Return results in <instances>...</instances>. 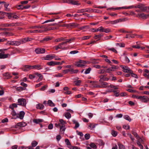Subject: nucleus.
Instances as JSON below:
<instances>
[{
    "instance_id": "f257e3e1",
    "label": "nucleus",
    "mask_w": 149,
    "mask_h": 149,
    "mask_svg": "<svg viewBox=\"0 0 149 149\" xmlns=\"http://www.w3.org/2000/svg\"><path fill=\"white\" fill-rule=\"evenodd\" d=\"M139 8L141 11L149 12V6H146L144 4H140L135 6V8Z\"/></svg>"
},
{
    "instance_id": "f03ea898",
    "label": "nucleus",
    "mask_w": 149,
    "mask_h": 149,
    "mask_svg": "<svg viewBox=\"0 0 149 149\" xmlns=\"http://www.w3.org/2000/svg\"><path fill=\"white\" fill-rule=\"evenodd\" d=\"M78 24L75 23H72L68 24H64L63 25H60V26L66 27L68 28H72L77 27Z\"/></svg>"
},
{
    "instance_id": "7ed1b4c3",
    "label": "nucleus",
    "mask_w": 149,
    "mask_h": 149,
    "mask_svg": "<svg viewBox=\"0 0 149 149\" xmlns=\"http://www.w3.org/2000/svg\"><path fill=\"white\" fill-rule=\"evenodd\" d=\"M86 63H87L86 61L80 60L76 62L74 65L78 67H82L85 66Z\"/></svg>"
},
{
    "instance_id": "20e7f679",
    "label": "nucleus",
    "mask_w": 149,
    "mask_h": 149,
    "mask_svg": "<svg viewBox=\"0 0 149 149\" xmlns=\"http://www.w3.org/2000/svg\"><path fill=\"white\" fill-rule=\"evenodd\" d=\"M65 44H66V42H64L59 43L58 45L54 46V48L56 50H57L58 49H61L63 50L66 49H67V47L63 46V45Z\"/></svg>"
},
{
    "instance_id": "39448f33",
    "label": "nucleus",
    "mask_w": 149,
    "mask_h": 149,
    "mask_svg": "<svg viewBox=\"0 0 149 149\" xmlns=\"http://www.w3.org/2000/svg\"><path fill=\"white\" fill-rule=\"evenodd\" d=\"M18 105L25 107L26 105V100L23 98H19L18 100Z\"/></svg>"
},
{
    "instance_id": "423d86ee",
    "label": "nucleus",
    "mask_w": 149,
    "mask_h": 149,
    "mask_svg": "<svg viewBox=\"0 0 149 149\" xmlns=\"http://www.w3.org/2000/svg\"><path fill=\"white\" fill-rule=\"evenodd\" d=\"M94 11V10L93 9L91 8H87L79 10L77 11V13H83L85 12L90 13L91 12Z\"/></svg>"
},
{
    "instance_id": "0eeeda50",
    "label": "nucleus",
    "mask_w": 149,
    "mask_h": 149,
    "mask_svg": "<svg viewBox=\"0 0 149 149\" xmlns=\"http://www.w3.org/2000/svg\"><path fill=\"white\" fill-rule=\"evenodd\" d=\"M120 66L122 69L123 71L124 72L130 73L132 72V70L127 66L121 65Z\"/></svg>"
},
{
    "instance_id": "6e6552de",
    "label": "nucleus",
    "mask_w": 149,
    "mask_h": 149,
    "mask_svg": "<svg viewBox=\"0 0 149 149\" xmlns=\"http://www.w3.org/2000/svg\"><path fill=\"white\" fill-rule=\"evenodd\" d=\"M32 67V65H23L21 69L24 71L27 72L33 69Z\"/></svg>"
},
{
    "instance_id": "1a4fd4ad",
    "label": "nucleus",
    "mask_w": 149,
    "mask_h": 149,
    "mask_svg": "<svg viewBox=\"0 0 149 149\" xmlns=\"http://www.w3.org/2000/svg\"><path fill=\"white\" fill-rule=\"evenodd\" d=\"M135 8V6H129L128 7H127L126 6H124L122 7H118L115 8H109L107 9V10H111V9H115V10H119L121 9H129L131 8Z\"/></svg>"
},
{
    "instance_id": "9d476101",
    "label": "nucleus",
    "mask_w": 149,
    "mask_h": 149,
    "mask_svg": "<svg viewBox=\"0 0 149 149\" xmlns=\"http://www.w3.org/2000/svg\"><path fill=\"white\" fill-rule=\"evenodd\" d=\"M53 38V37L47 36L44 38L42 40H40V42L41 43H45L48 41L52 40Z\"/></svg>"
},
{
    "instance_id": "9b49d317",
    "label": "nucleus",
    "mask_w": 149,
    "mask_h": 149,
    "mask_svg": "<svg viewBox=\"0 0 149 149\" xmlns=\"http://www.w3.org/2000/svg\"><path fill=\"white\" fill-rule=\"evenodd\" d=\"M27 125V124L24 122H22L17 123L15 125V127L16 128H19L20 127H25Z\"/></svg>"
},
{
    "instance_id": "f8f14e48",
    "label": "nucleus",
    "mask_w": 149,
    "mask_h": 149,
    "mask_svg": "<svg viewBox=\"0 0 149 149\" xmlns=\"http://www.w3.org/2000/svg\"><path fill=\"white\" fill-rule=\"evenodd\" d=\"M7 44H8L10 45L14 46H19V42L18 41H8L7 42Z\"/></svg>"
},
{
    "instance_id": "ddd939ff",
    "label": "nucleus",
    "mask_w": 149,
    "mask_h": 149,
    "mask_svg": "<svg viewBox=\"0 0 149 149\" xmlns=\"http://www.w3.org/2000/svg\"><path fill=\"white\" fill-rule=\"evenodd\" d=\"M100 79L99 80V82H102L104 81H108L109 79V78L105 77V76L104 75H101L99 77Z\"/></svg>"
},
{
    "instance_id": "4468645a",
    "label": "nucleus",
    "mask_w": 149,
    "mask_h": 149,
    "mask_svg": "<svg viewBox=\"0 0 149 149\" xmlns=\"http://www.w3.org/2000/svg\"><path fill=\"white\" fill-rule=\"evenodd\" d=\"M111 32V29L109 28H104L102 26H100V32L108 33Z\"/></svg>"
},
{
    "instance_id": "2eb2a0df",
    "label": "nucleus",
    "mask_w": 149,
    "mask_h": 149,
    "mask_svg": "<svg viewBox=\"0 0 149 149\" xmlns=\"http://www.w3.org/2000/svg\"><path fill=\"white\" fill-rule=\"evenodd\" d=\"M147 96L144 95L143 96H140L139 100H140L143 102H147Z\"/></svg>"
},
{
    "instance_id": "dca6fc26",
    "label": "nucleus",
    "mask_w": 149,
    "mask_h": 149,
    "mask_svg": "<svg viewBox=\"0 0 149 149\" xmlns=\"http://www.w3.org/2000/svg\"><path fill=\"white\" fill-rule=\"evenodd\" d=\"M35 74L37 76L39 77V78L36 81V82H39L42 80L43 78V76L41 74L37 72L35 73Z\"/></svg>"
},
{
    "instance_id": "f3484780",
    "label": "nucleus",
    "mask_w": 149,
    "mask_h": 149,
    "mask_svg": "<svg viewBox=\"0 0 149 149\" xmlns=\"http://www.w3.org/2000/svg\"><path fill=\"white\" fill-rule=\"evenodd\" d=\"M35 51L38 54L44 53L45 52V49L43 48H37L35 49Z\"/></svg>"
},
{
    "instance_id": "a211bd4d",
    "label": "nucleus",
    "mask_w": 149,
    "mask_h": 149,
    "mask_svg": "<svg viewBox=\"0 0 149 149\" xmlns=\"http://www.w3.org/2000/svg\"><path fill=\"white\" fill-rule=\"evenodd\" d=\"M24 115L25 113L24 111H21L20 112L19 114V115H18L16 117H15L14 118L16 119L19 118L21 119H22L23 118Z\"/></svg>"
},
{
    "instance_id": "6ab92c4d",
    "label": "nucleus",
    "mask_w": 149,
    "mask_h": 149,
    "mask_svg": "<svg viewBox=\"0 0 149 149\" xmlns=\"http://www.w3.org/2000/svg\"><path fill=\"white\" fill-rule=\"evenodd\" d=\"M124 21V19H120L114 21H110L109 22V24H116L118 22H121Z\"/></svg>"
},
{
    "instance_id": "aec40b11",
    "label": "nucleus",
    "mask_w": 149,
    "mask_h": 149,
    "mask_svg": "<svg viewBox=\"0 0 149 149\" xmlns=\"http://www.w3.org/2000/svg\"><path fill=\"white\" fill-rule=\"evenodd\" d=\"M100 82L101 88H106L107 87L108 88V86H109L108 85L109 84L108 83L102 81Z\"/></svg>"
},
{
    "instance_id": "412c9836",
    "label": "nucleus",
    "mask_w": 149,
    "mask_h": 149,
    "mask_svg": "<svg viewBox=\"0 0 149 149\" xmlns=\"http://www.w3.org/2000/svg\"><path fill=\"white\" fill-rule=\"evenodd\" d=\"M55 56L50 54L47 55L44 58V59L47 60H50L54 58Z\"/></svg>"
},
{
    "instance_id": "4be33fe9",
    "label": "nucleus",
    "mask_w": 149,
    "mask_h": 149,
    "mask_svg": "<svg viewBox=\"0 0 149 149\" xmlns=\"http://www.w3.org/2000/svg\"><path fill=\"white\" fill-rule=\"evenodd\" d=\"M103 36V34H102L97 35H95L94 36L93 38L95 39H98L96 40L97 41L100 40L102 37Z\"/></svg>"
},
{
    "instance_id": "5701e85b",
    "label": "nucleus",
    "mask_w": 149,
    "mask_h": 149,
    "mask_svg": "<svg viewBox=\"0 0 149 149\" xmlns=\"http://www.w3.org/2000/svg\"><path fill=\"white\" fill-rule=\"evenodd\" d=\"M18 146L17 145H15L12 146V149H26L25 147L24 146H19L18 148Z\"/></svg>"
},
{
    "instance_id": "b1692460",
    "label": "nucleus",
    "mask_w": 149,
    "mask_h": 149,
    "mask_svg": "<svg viewBox=\"0 0 149 149\" xmlns=\"http://www.w3.org/2000/svg\"><path fill=\"white\" fill-rule=\"evenodd\" d=\"M32 68H35L38 70L42 69V67L40 65H32Z\"/></svg>"
},
{
    "instance_id": "393cba45",
    "label": "nucleus",
    "mask_w": 149,
    "mask_h": 149,
    "mask_svg": "<svg viewBox=\"0 0 149 149\" xmlns=\"http://www.w3.org/2000/svg\"><path fill=\"white\" fill-rule=\"evenodd\" d=\"M143 141V140L142 139H140L139 141H138L137 142V144L138 146L140 147L141 149H143V146L142 145L141 143V142Z\"/></svg>"
},
{
    "instance_id": "a878e982",
    "label": "nucleus",
    "mask_w": 149,
    "mask_h": 149,
    "mask_svg": "<svg viewBox=\"0 0 149 149\" xmlns=\"http://www.w3.org/2000/svg\"><path fill=\"white\" fill-rule=\"evenodd\" d=\"M44 107V106L41 104H38L36 105V108L37 109L42 110Z\"/></svg>"
},
{
    "instance_id": "bb28decb",
    "label": "nucleus",
    "mask_w": 149,
    "mask_h": 149,
    "mask_svg": "<svg viewBox=\"0 0 149 149\" xmlns=\"http://www.w3.org/2000/svg\"><path fill=\"white\" fill-rule=\"evenodd\" d=\"M72 121L73 123L75 124V126L74 127V129H76L77 128L79 127V125L78 122L75 120H72Z\"/></svg>"
},
{
    "instance_id": "cd10ccee",
    "label": "nucleus",
    "mask_w": 149,
    "mask_h": 149,
    "mask_svg": "<svg viewBox=\"0 0 149 149\" xmlns=\"http://www.w3.org/2000/svg\"><path fill=\"white\" fill-rule=\"evenodd\" d=\"M138 16L139 18H142L143 19H146V16L143 13H141L138 14Z\"/></svg>"
},
{
    "instance_id": "c85d7f7f",
    "label": "nucleus",
    "mask_w": 149,
    "mask_h": 149,
    "mask_svg": "<svg viewBox=\"0 0 149 149\" xmlns=\"http://www.w3.org/2000/svg\"><path fill=\"white\" fill-rule=\"evenodd\" d=\"M33 121L34 123L36 124H38L42 122L43 121V120L42 119H33Z\"/></svg>"
},
{
    "instance_id": "c756f323",
    "label": "nucleus",
    "mask_w": 149,
    "mask_h": 149,
    "mask_svg": "<svg viewBox=\"0 0 149 149\" xmlns=\"http://www.w3.org/2000/svg\"><path fill=\"white\" fill-rule=\"evenodd\" d=\"M73 82L75 86H79L81 83V81L80 80H77L74 81Z\"/></svg>"
},
{
    "instance_id": "7c9ffc66",
    "label": "nucleus",
    "mask_w": 149,
    "mask_h": 149,
    "mask_svg": "<svg viewBox=\"0 0 149 149\" xmlns=\"http://www.w3.org/2000/svg\"><path fill=\"white\" fill-rule=\"evenodd\" d=\"M26 88L25 87H23L22 86H20L19 87H17L16 88V91L20 92L22 91L25 90H26Z\"/></svg>"
},
{
    "instance_id": "2f4dec72",
    "label": "nucleus",
    "mask_w": 149,
    "mask_h": 149,
    "mask_svg": "<svg viewBox=\"0 0 149 149\" xmlns=\"http://www.w3.org/2000/svg\"><path fill=\"white\" fill-rule=\"evenodd\" d=\"M8 54H4L2 53H0V58H5L8 57Z\"/></svg>"
},
{
    "instance_id": "473e14b6",
    "label": "nucleus",
    "mask_w": 149,
    "mask_h": 149,
    "mask_svg": "<svg viewBox=\"0 0 149 149\" xmlns=\"http://www.w3.org/2000/svg\"><path fill=\"white\" fill-rule=\"evenodd\" d=\"M118 31L119 32L122 33H132V32L128 31H127L125 30L124 29H122L118 30Z\"/></svg>"
},
{
    "instance_id": "72a5a7b5",
    "label": "nucleus",
    "mask_w": 149,
    "mask_h": 149,
    "mask_svg": "<svg viewBox=\"0 0 149 149\" xmlns=\"http://www.w3.org/2000/svg\"><path fill=\"white\" fill-rule=\"evenodd\" d=\"M70 71L71 74H77L79 70H74L73 69H70Z\"/></svg>"
},
{
    "instance_id": "f704fd0d",
    "label": "nucleus",
    "mask_w": 149,
    "mask_h": 149,
    "mask_svg": "<svg viewBox=\"0 0 149 149\" xmlns=\"http://www.w3.org/2000/svg\"><path fill=\"white\" fill-rule=\"evenodd\" d=\"M135 36H137L136 34H126V36L125 37V38H133Z\"/></svg>"
},
{
    "instance_id": "c9c22d12",
    "label": "nucleus",
    "mask_w": 149,
    "mask_h": 149,
    "mask_svg": "<svg viewBox=\"0 0 149 149\" xmlns=\"http://www.w3.org/2000/svg\"><path fill=\"white\" fill-rule=\"evenodd\" d=\"M70 3L74 5H79L78 1H74L73 0H69Z\"/></svg>"
},
{
    "instance_id": "e433bc0d",
    "label": "nucleus",
    "mask_w": 149,
    "mask_h": 149,
    "mask_svg": "<svg viewBox=\"0 0 149 149\" xmlns=\"http://www.w3.org/2000/svg\"><path fill=\"white\" fill-rule=\"evenodd\" d=\"M19 42V45L21 44H23L26 42L25 38L21 39L18 41Z\"/></svg>"
},
{
    "instance_id": "4c0bfd02",
    "label": "nucleus",
    "mask_w": 149,
    "mask_h": 149,
    "mask_svg": "<svg viewBox=\"0 0 149 149\" xmlns=\"http://www.w3.org/2000/svg\"><path fill=\"white\" fill-rule=\"evenodd\" d=\"M33 29H45V27L44 25L36 26L32 27Z\"/></svg>"
},
{
    "instance_id": "58836bf2",
    "label": "nucleus",
    "mask_w": 149,
    "mask_h": 149,
    "mask_svg": "<svg viewBox=\"0 0 149 149\" xmlns=\"http://www.w3.org/2000/svg\"><path fill=\"white\" fill-rule=\"evenodd\" d=\"M120 91L118 90H114L113 91V92L114 93V95L116 97H118L120 95Z\"/></svg>"
},
{
    "instance_id": "ea45409f",
    "label": "nucleus",
    "mask_w": 149,
    "mask_h": 149,
    "mask_svg": "<svg viewBox=\"0 0 149 149\" xmlns=\"http://www.w3.org/2000/svg\"><path fill=\"white\" fill-rule=\"evenodd\" d=\"M65 40V39L63 37H61L60 38H58L56 39L55 41L57 42H61Z\"/></svg>"
},
{
    "instance_id": "a19ab883",
    "label": "nucleus",
    "mask_w": 149,
    "mask_h": 149,
    "mask_svg": "<svg viewBox=\"0 0 149 149\" xmlns=\"http://www.w3.org/2000/svg\"><path fill=\"white\" fill-rule=\"evenodd\" d=\"M3 75V76H5L7 79H9L12 77V76L10 75V74L9 72L5 73Z\"/></svg>"
},
{
    "instance_id": "79ce46f5",
    "label": "nucleus",
    "mask_w": 149,
    "mask_h": 149,
    "mask_svg": "<svg viewBox=\"0 0 149 149\" xmlns=\"http://www.w3.org/2000/svg\"><path fill=\"white\" fill-rule=\"evenodd\" d=\"M47 65H50L54 66L55 65V61H51L48 62L47 63Z\"/></svg>"
},
{
    "instance_id": "37998d69",
    "label": "nucleus",
    "mask_w": 149,
    "mask_h": 149,
    "mask_svg": "<svg viewBox=\"0 0 149 149\" xmlns=\"http://www.w3.org/2000/svg\"><path fill=\"white\" fill-rule=\"evenodd\" d=\"M124 118L126 120H128L129 122H130L131 120V119L130 116L127 115H126L123 116Z\"/></svg>"
},
{
    "instance_id": "c03bdc74",
    "label": "nucleus",
    "mask_w": 149,
    "mask_h": 149,
    "mask_svg": "<svg viewBox=\"0 0 149 149\" xmlns=\"http://www.w3.org/2000/svg\"><path fill=\"white\" fill-rule=\"evenodd\" d=\"M18 104L16 103L13 104L11 106H10V108L12 110H14V108H16L17 107V105Z\"/></svg>"
},
{
    "instance_id": "a18cd8bd",
    "label": "nucleus",
    "mask_w": 149,
    "mask_h": 149,
    "mask_svg": "<svg viewBox=\"0 0 149 149\" xmlns=\"http://www.w3.org/2000/svg\"><path fill=\"white\" fill-rule=\"evenodd\" d=\"M91 31L93 32H97L98 31H99L100 32V27L97 29L92 28L91 29Z\"/></svg>"
},
{
    "instance_id": "49530a36",
    "label": "nucleus",
    "mask_w": 149,
    "mask_h": 149,
    "mask_svg": "<svg viewBox=\"0 0 149 149\" xmlns=\"http://www.w3.org/2000/svg\"><path fill=\"white\" fill-rule=\"evenodd\" d=\"M65 117L67 119H69L71 117V115L69 112H66L65 114Z\"/></svg>"
},
{
    "instance_id": "de8ad7c7",
    "label": "nucleus",
    "mask_w": 149,
    "mask_h": 149,
    "mask_svg": "<svg viewBox=\"0 0 149 149\" xmlns=\"http://www.w3.org/2000/svg\"><path fill=\"white\" fill-rule=\"evenodd\" d=\"M75 40V38H71L70 39H65V40H66V41L65 42H66V44L67 43H69L71 42V41H73Z\"/></svg>"
},
{
    "instance_id": "09e8293b",
    "label": "nucleus",
    "mask_w": 149,
    "mask_h": 149,
    "mask_svg": "<svg viewBox=\"0 0 149 149\" xmlns=\"http://www.w3.org/2000/svg\"><path fill=\"white\" fill-rule=\"evenodd\" d=\"M48 104L51 107H54L55 106V104L52 102V100H49L48 101Z\"/></svg>"
},
{
    "instance_id": "8fccbe9b",
    "label": "nucleus",
    "mask_w": 149,
    "mask_h": 149,
    "mask_svg": "<svg viewBox=\"0 0 149 149\" xmlns=\"http://www.w3.org/2000/svg\"><path fill=\"white\" fill-rule=\"evenodd\" d=\"M130 74H131V75L132 77L137 79L138 78V75L137 74L134 73L133 72V71L132 70V72H131L130 73Z\"/></svg>"
},
{
    "instance_id": "3c124183",
    "label": "nucleus",
    "mask_w": 149,
    "mask_h": 149,
    "mask_svg": "<svg viewBox=\"0 0 149 149\" xmlns=\"http://www.w3.org/2000/svg\"><path fill=\"white\" fill-rule=\"evenodd\" d=\"M38 144V143L36 141H33L32 142L31 145L33 147H35Z\"/></svg>"
},
{
    "instance_id": "603ef678",
    "label": "nucleus",
    "mask_w": 149,
    "mask_h": 149,
    "mask_svg": "<svg viewBox=\"0 0 149 149\" xmlns=\"http://www.w3.org/2000/svg\"><path fill=\"white\" fill-rule=\"evenodd\" d=\"M12 110L13 111L11 113V114L13 116L15 117H17V116H18V115H19V114H17L16 113L14 110Z\"/></svg>"
},
{
    "instance_id": "864d4df0",
    "label": "nucleus",
    "mask_w": 149,
    "mask_h": 149,
    "mask_svg": "<svg viewBox=\"0 0 149 149\" xmlns=\"http://www.w3.org/2000/svg\"><path fill=\"white\" fill-rule=\"evenodd\" d=\"M108 88H113L115 90H117L118 88L116 86H115L111 84L110 86H108Z\"/></svg>"
},
{
    "instance_id": "5fc2aeb1",
    "label": "nucleus",
    "mask_w": 149,
    "mask_h": 149,
    "mask_svg": "<svg viewBox=\"0 0 149 149\" xmlns=\"http://www.w3.org/2000/svg\"><path fill=\"white\" fill-rule=\"evenodd\" d=\"M89 146L91 148H92L93 149H96L97 148V146L94 143H91L90 144Z\"/></svg>"
},
{
    "instance_id": "6e6d98bb",
    "label": "nucleus",
    "mask_w": 149,
    "mask_h": 149,
    "mask_svg": "<svg viewBox=\"0 0 149 149\" xmlns=\"http://www.w3.org/2000/svg\"><path fill=\"white\" fill-rule=\"evenodd\" d=\"M91 37V36H83L81 38V40H86L89 39Z\"/></svg>"
},
{
    "instance_id": "4d7b16f0",
    "label": "nucleus",
    "mask_w": 149,
    "mask_h": 149,
    "mask_svg": "<svg viewBox=\"0 0 149 149\" xmlns=\"http://www.w3.org/2000/svg\"><path fill=\"white\" fill-rule=\"evenodd\" d=\"M111 134L113 136L115 137L117 135L118 133L117 132L113 130L111 131Z\"/></svg>"
},
{
    "instance_id": "13d9d810",
    "label": "nucleus",
    "mask_w": 149,
    "mask_h": 149,
    "mask_svg": "<svg viewBox=\"0 0 149 149\" xmlns=\"http://www.w3.org/2000/svg\"><path fill=\"white\" fill-rule=\"evenodd\" d=\"M91 68H89L88 69H86L84 72V73L86 74H88L90 73Z\"/></svg>"
},
{
    "instance_id": "bf43d9fd",
    "label": "nucleus",
    "mask_w": 149,
    "mask_h": 149,
    "mask_svg": "<svg viewBox=\"0 0 149 149\" xmlns=\"http://www.w3.org/2000/svg\"><path fill=\"white\" fill-rule=\"evenodd\" d=\"M116 46H119L120 47H125V45L124 43H117L116 44Z\"/></svg>"
},
{
    "instance_id": "052dcab7",
    "label": "nucleus",
    "mask_w": 149,
    "mask_h": 149,
    "mask_svg": "<svg viewBox=\"0 0 149 149\" xmlns=\"http://www.w3.org/2000/svg\"><path fill=\"white\" fill-rule=\"evenodd\" d=\"M65 125H62L60 126V131H62L63 132V134L64 133V132L65 131Z\"/></svg>"
},
{
    "instance_id": "680f3d73",
    "label": "nucleus",
    "mask_w": 149,
    "mask_h": 149,
    "mask_svg": "<svg viewBox=\"0 0 149 149\" xmlns=\"http://www.w3.org/2000/svg\"><path fill=\"white\" fill-rule=\"evenodd\" d=\"M23 6L21 4L20 5H19L16 6V8L18 10L23 9Z\"/></svg>"
},
{
    "instance_id": "e2e57ef3",
    "label": "nucleus",
    "mask_w": 149,
    "mask_h": 149,
    "mask_svg": "<svg viewBox=\"0 0 149 149\" xmlns=\"http://www.w3.org/2000/svg\"><path fill=\"white\" fill-rule=\"evenodd\" d=\"M108 49L109 50L112 51L113 52L117 54L118 53V52L114 48H109Z\"/></svg>"
},
{
    "instance_id": "0e129e2a",
    "label": "nucleus",
    "mask_w": 149,
    "mask_h": 149,
    "mask_svg": "<svg viewBox=\"0 0 149 149\" xmlns=\"http://www.w3.org/2000/svg\"><path fill=\"white\" fill-rule=\"evenodd\" d=\"M65 142L67 145H71V144L69 140L68 139H66L65 140Z\"/></svg>"
},
{
    "instance_id": "69168bd1",
    "label": "nucleus",
    "mask_w": 149,
    "mask_h": 149,
    "mask_svg": "<svg viewBox=\"0 0 149 149\" xmlns=\"http://www.w3.org/2000/svg\"><path fill=\"white\" fill-rule=\"evenodd\" d=\"M59 121L60 123H61V124H62V125H65L64 124L66 123V122L63 119H60Z\"/></svg>"
},
{
    "instance_id": "338daca9",
    "label": "nucleus",
    "mask_w": 149,
    "mask_h": 149,
    "mask_svg": "<svg viewBox=\"0 0 149 149\" xmlns=\"http://www.w3.org/2000/svg\"><path fill=\"white\" fill-rule=\"evenodd\" d=\"M119 148V149H125V146L121 144H118Z\"/></svg>"
},
{
    "instance_id": "774afa93",
    "label": "nucleus",
    "mask_w": 149,
    "mask_h": 149,
    "mask_svg": "<svg viewBox=\"0 0 149 149\" xmlns=\"http://www.w3.org/2000/svg\"><path fill=\"white\" fill-rule=\"evenodd\" d=\"M84 136L85 139L87 140L90 138V135L89 134L87 133Z\"/></svg>"
}]
</instances>
